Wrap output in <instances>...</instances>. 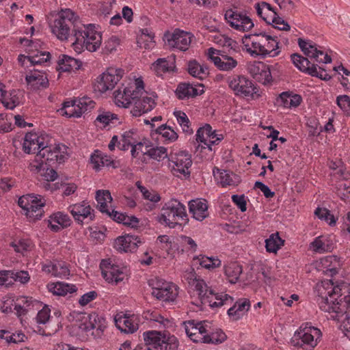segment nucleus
I'll return each instance as SVG.
<instances>
[{
  "label": "nucleus",
  "instance_id": "864d4df0",
  "mask_svg": "<svg viewBox=\"0 0 350 350\" xmlns=\"http://www.w3.org/2000/svg\"><path fill=\"white\" fill-rule=\"evenodd\" d=\"M136 186L142 193L144 199L154 203L160 201L161 197L157 191L152 189H148L146 187L142 186L139 181L136 183Z\"/></svg>",
  "mask_w": 350,
  "mask_h": 350
},
{
  "label": "nucleus",
  "instance_id": "b1692460",
  "mask_svg": "<svg viewBox=\"0 0 350 350\" xmlns=\"http://www.w3.org/2000/svg\"><path fill=\"white\" fill-rule=\"evenodd\" d=\"M46 144L43 136H39L35 133H28L25 136L23 148L25 153H37L38 157V152L45 146Z\"/></svg>",
  "mask_w": 350,
  "mask_h": 350
},
{
  "label": "nucleus",
  "instance_id": "ddd939ff",
  "mask_svg": "<svg viewBox=\"0 0 350 350\" xmlns=\"http://www.w3.org/2000/svg\"><path fill=\"white\" fill-rule=\"evenodd\" d=\"M224 17L228 25L239 31H247L254 26L253 21L247 13L237 8L227 10Z\"/></svg>",
  "mask_w": 350,
  "mask_h": 350
},
{
  "label": "nucleus",
  "instance_id": "2f4dec72",
  "mask_svg": "<svg viewBox=\"0 0 350 350\" xmlns=\"http://www.w3.org/2000/svg\"><path fill=\"white\" fill-rule=\"evenodd\" d=\"M91 163L93 164V168L96 171L100 170L101 167H111L112 168L118 167V162L112 159L109 156L103 154L99 150H95L92 154Z\"/></svg>",
  "mask_w": 350,
  "mask_h": 350
},
{
  "label": "nucleus",
  "instance_id": "8fccbe9b",
  "mask_svg": "<svg viewBox=\"0 0 350 350\" xmlns=\"http://www.w3.org/2000/svg\"><path fill=\"white\" fill-rule=\"evenodd\" d=\"M284 241L280 237L278 232L272 234L265 241L266 250L268 252L276 253L284 245Z\"/></svg>",
  "mask_w": 350,
  "mask_h": 350
},
{
  "label": "nucleus",
  "instance_id": "bb28decb",
  "mask_svg": "<svg viewBox=\"0 0 350 350\" xmlns=\"http://www.w3.org/2000/svg\"><path fill=\"white\" fill-rule=\"evenodd\" d=\"M48 227L51 231L57 232L62 229L66 228L71 225L72 221L68 215L63 212H56L51 214L47 220Z\"/></svg>",
  "mask_w": 350,
  "mask_h": 350
},
{
  "label": "nucleus",
  "instance_id": "a878e982",
  "mask_svg": "<svg viewBox=\"0 0 350 350\" xmlns=\"http://www.w3.org/2000/svg\"><path fill=\"white\" fill-rule=\"evenodd\" d=\"M155 106L156 102L154 98L147 96H142V95L135 101L131 113L134 117H139L144 113L150 111Z\"/></svg>",
  "mask_w": 350,
  "mask_h": 350
},
{
  "label": "nucleus",
  "instance_id": "c03bdc74",
  "mask_svg": "<svg viewBox=\"0 0 350 350\" xmlns=\"http://www.w3.org/2000/svg\"><path fill=\"white\" fill-rule=\"evenodd\" d=\"M174 67L173 61L166 58H159L152 64L151 69L157 75L161 76L163 73L173 70Z\"/></svg>",
  "mask_w": 350,
  "mask_h": 350
},
{
  "label": "nucleus",
  "instance_id": "c756f323",
  "mask_svg": "<svg viewBox=\"0 0 350 350\" xmlns=\"http://www.w3.org/2000/svg\"><path fill=\"white\" fill-rule=\"evenodd\" d=\"M4 85L0 83V96L2 104L7 109H13L21 103L20 94L18 90H13L8 94V92L3 90Z\"/></svg>",
  "mask_w": 350,
  "mask_h": 350
},
{
  "label": "nucleus",
  "instance_id": "13d9d810",
  "mask_svg": "<svg viewBox=\"0 0 350 350\" xmlns=\"http://www.w3.org/2000/svg\"><path fill=\"white\" fill-rule=\"evenodd\" d=\"M8 274H10V278L14 279L15 281L20 282L22 284H25L30 280L28 272L25 271L10 270Z\"/></svg>",
  "mask_w": 350,
  "mask_h": 350
},
{
  "label": "nucleus",
  "instance_id": "de8ad7c7",
  "mask_svg": "<svg viewBox=\"0 0 350 350\" xmlns=\"http://www.w3.org/2000/svg\"><path fill=\"white\" fill-rule=\"evenodd\" d=\"M213 173L215 178L223 187L228 185H235L236 183L232 178V176H235V175L232 173L226 170H221L218 168H217V173H215V170Z\"/></svg>",
  "mask_w": 350,
  "mask_h": 350
},
{
  "label": "nucleus",
  "instance_id": "9d476101",
  "mask_svg": "<svg viewBox=\"0 0 350 350\" xmlns=\"http://www.w3.org/2000/svg\"><path fill=\"white\" fill-rule=\"evenodd\" d=\"M18 206L25 211L26 216L33 220L41 219L44 214V209L46 204L45 200L41 196H36L32 194H27L19 198Z\"/></svg>",
  "mask_w": 350,
  "mask_h": 350
},
{
  "label": "nucleus",
  "instance_id": "7ed1b4c3",
  "mask_svg": "<svg viewBox=\"0 0 350 350\" xmlns=\"http://www.w3.org/2000/svg\"><path fill=\"white\" fill-rule=\"evenodd\" d=\"M276 36H271L265 32L245 35L242 42L251 54L262 55V57L277 56L280 51L278 41Z\"/></svg>",
  "mask_w": 350,
  "mask_h": 350
},
{
  "label": "nucleus",
  "instance_id": "1a4fd4ad",
  "mask_svg": "<svg viewBox=\"0 0 350 350\" xmlns=\"http://www.w3.org/2000/svg\"><path fill=\"white\" fill-rule=\"evenodd\" d=\"M326 285L322 284L318 286V297L317 301L321 310L327 312L340 313V304L336 302V298L334 295L338 293V287H333V284L327 282Z\"/></svg>",
  "mask_w": 350,
  "mask_h": 350
},
{
  "label": "nucleus",
  "instance_id": "0eeeda50",
  "mask_svg": "<svg viewBox=\"0 0 350 350\" xmlns=\"http://www.w3.org/2000/svg\"><path fill=\"white\" fill-rule=\"evenodd\" d=\"M144 92V82L137 79L128 86L122 87L114 92L115 103L118 107L127 108L132 101H135Z\"/></svg>",
  "mask_w": 350,
  "mask_h": 350
},
{
  "label": "nucleus",
  "instance_id": "393cba45",
  "mask_svg": "<svg viewBox=\"0 0 350 350\" xmlns=\"http://www.w3.org/2000/svg\"><path fill=\"white\" fill-rule=\"evenodd\" d=\"M142 241L135 236L126 234L118 237L114 241V247L119 252H133Z\"/></svg>",
  "mask_w": 350,
  "mask_h": 350
},
{
  "label": "nucleus",
  "instance_id": "4be33fe9",
  "mask_svg": "<svg viewBox=\"0 0 350 350\" xmlns=\"http://www.w3.org/2000/svg\"><path fill=\"white\" fill-rule=\"evenodd\" d=\"M247 70L250 75L262 84H267L272 81L269 66L262 62H252L247 64Z\"/></svg>",
  "mask_w": 350,
  "mask_h": 350
},
{
  "label": "nucleus",
  "instance_id": "f8f14e48",
  "mask_svg": "<svg viewBox=\"0 0 350 350\" xmlns=\"http://www.w3.org/2000/svg\"><path fill=\"white\" fill-rule=\"evenodd\" d=\"M228 85L237 96L256 99L260 96L258 88L252 81L244 76L239 75L229 78Z\"/></svg>",
  "mask_w": 350,
  "mask_h": 350
},
{
  "label": "nucleus",
  "instance_id": "2eb2a0df",
  "mask_svg": "<svg viewBox=\"0 0 350 350\" xmlns=\"http://www.w3.org/2000/svg\"><path fill=\"white\" fill-rule=\"evenodd\" d=\"M95 103L90 98L83 97L79 99L66 101L61 109L62 115L68 117H81L83 113L94 107Z\"/></svg>",
  "mask_w": 350,
  "mask_h": 350
},
{
  "label": "nucleus",
  "instance_id": "37998d69",
  "mask_svg": "<svg viewBox=\"0 0 350 350\" xmlns=\"http://www.w3.org/2000/svg\"><path fill=\"white\" fill-rule=\"evenodd\" d=\"M189 73L193 77L200 80L206 78L208 75V68L204 65H200L197 61L193 60L188 63Z\"/></svg>",
  "mask_w": 350,
  "mask_h": 350
},
{
  "label": "nucleus",
  "instance_id": "6e6d98bb",
  "mask_svg": "<svg viewBox=\"0 0 350 350\" xmlns=\"http://www.w3.org/2000/svg\"><path fill=\"white\" fill-rule=\"evenodd\" d=\"M217 43L223 46L224 51L226 49L230 54L231 53L237 52V48L238 47L237 42L227 36H221L217 41Z\"/></svg>",
  "mask_w": 350,
  "mask_h": 350
},
{
  "label": "nucleus",
  "instance_id": "bf43d9fd",
  "mask_svg": "<svg viewBox=\"0 0 350 350\" xmlns=\"http://www.w3.org/2000/svg\"><path fill=\"white\" fill-rule=\"evenodd\" d=\"M200 265L206 269H214L221 265V260L213 257L203 256L200 260Z\"/></svg>",
  "mask_w": 350,
  "mask_h": 350
},
{
  "label": "nucleus",
  "instance_id": "9b49d317",
  "mask_svg": "<svg viewBox=\"0 0 350 350\" xmlns=\"http://www.w3.org/2000/svg\"><path fill=\"white\" fill-rule=\"evenodd\" d=\"M148 284L152 288V295L157 299L170 302L176 299L178 295L177 286L172 283L159 278L148 280Z\"/></svg>",
  "mask_w": 350,
  "mask_h": 350
},
{
  "label": "nucleus",
  "instance_id": "aec40b11",
  "mask_svg": "<svg viewBox=\"0 0 350 350\" xmlns=\"http://www.w3.org/2000/svg\"><path fill=\"white\" fill-rule=\"evenodd\" d=\"M100 268L103 277L108 282L117 284L126 277L125 267L113 264L110 260H103Z\"/></svg>",
  "mask_w": 350,
  "mask_h": 350
},
{
  "label": "nucleus",
  "instance_id": "69168bd1",
  "mask_svg": "<svg viewBox=\"0 0 350 350\" xmlns=\"http://www.w3.org/2000/svg\"><path fill=\"white\" fill-rule=\"evenodd\" d=\"M274 28L282 31H288L291 29L290 25L282 18L280 17L278 14L275 16L274 21L271 23Z\"/></svg>",
  "mask_w": 350,
  "mask_h": 350
},
{
  "label": "nucleus",
  "instance_id": "0e129e2a",
  "mask_svg": "<svg viewBox=\"0 0 350 350\" xmlns=\"http://www.w3.org/2000/svg\"><path fill=\"white\" fill-rule=\"evenodd\" d=\"M181 243L186 248L187 252H195L198 245L196 241L189 237L182 235L180 237Z\"/></svg>",
  "mask_w": 350,
  "mask_h": 350
},
{
  "label": "nucleus",
  "instance_id": "f704fd0d",
  "mask_svg": "<svg viewBox=\"0 0 350 350\" xmlns=\"http://www.w3.org/2000/svg\"><path fill=\"white\" fill-rule=\"evenodd\" d=\"M115 322L116 327L122 332L133 334L138 329V324L132 317L119 316L115 318Z\"/></svg>",
  "mask_w": 350,
  "mask_h": 350
},
{
  "label": "nucleus",
  "instance_id": "338daca9",
  "mask_svg": "<svg viewBox=\"0 0 350 350\" xmlns=\"http://www.w3.org/2000/svg\"><path fill=\"white\" fill-rule=\"evenodd\" d=\"M50 312L51 310L47 306L44 307L38 312L36 317L37 323L45 324L49 319Z\"/></svg>",
  "mask_w": 350,
  "mask_h": 350
},
{
  "label": "nucleus",
  "instance_id": "774afa93",
  "mask_svg": "<svg viewBox=\"0 0 350 350\" xmlns=\"http://www.w3.org/2000/svg\"><path fill=\"white\" fill-rule=\"evenodd\" d=\"M232 200L242 212L247 210V202L244 195H233Z\"/></svg>",
  "mask_w": 350,
  "mask_h": 350
},
{
  "label": "nucleus",
  "instance_id": "5701e85b",
  "mask_svg": "<svg viewBox=\"0 0 350 350\" xmlns=\"http://www.w3.org/2000/svg\"><path fill=\"white\" fill-rule=\"evenodd\" d=\"M68 210L79 223H82L85 219H89L90 221L94 219V210L85 201L69 206Z\"/></svg>",
  "mask_w": 350,
  "mask_h": 350
},
{
  "label": "nucleus",
  "instance_id": "473e14b6",
  "mask_svg": "<svg viewBox=\"0 0 350 350\" xmlns=\"http://www.w3.org/2000/svg\"><path fill=\"white\" fill-rule=\"evenodd\" d=\"M26 81L29 88L32 90L46 88L49 85V80L46 74L40 71H35L26 76Z\"/></svg>",
  "mask_w": 350,
  "mask_h": 350
},
{
  "label": "nucleus",
  "instance_id": "6ab92c4d",
  "mask_svg": "<svg viewBox=\"0 0 350 350\" xmlns=\"http://www.w3.org/2000/svg\"><path fill=\"white\" fill-rule=\"evenodd\" d=\"M164 36L167 40V45L170 48L176 49L180 51L188 50L194 38L191 32L180 29H175L172 33H166Z\"/></svg>",
  "mask_w": 350,
  "mask_h": 350
},
{
  "label": "nucleus",
  "instance_id": "f03ea898",
  "mask_svg": "<svg viewBox=\"0 0 350 350\" xmlns=\"http://www.w3.org/2000/svg\"><path fill=\"white\" fill-rule=\"evenodd\" d=\"M298 44L304 53L311 59H313V63H312L308 58L304 57L298 53H293L291 55V57L295 66L300 71L312 77H316L325 81L329 80L331 79V76L321 67H319L318 70L317 65L315 64L314 62L325 64L330 63L332 62L331 57L327 54H325L323 59L321 58L319 56L323 55L324 53L322 51L319 50L317 47V44H313L311 41L299 38Z\"/></svg>",
  "mask_w": 350,
  "mask_h": 350
},
{
  "label": "nucleus",
  "instance_id": "680f3d73",
  "mask_svg": "<svg viewBox=\"0 0 350 350\" xmlns=\"http://www.w3.org/2000/svg\"><path fill=\"white\" fill-rule=\"evenodd\" d=\"M336 103L347 116H350V96L340 95L336 98Z\"/></svg>",
  "mask_w": 350,
  "mask_h": 350
},
{
  "label": "nucleus",
  "instance_id": "412c9836",
  "mask_svg": "<svg viewBox=\"0 0 350 350\" xmlns=\"http://www.w3.org/2000/svg\"><path fill=\"white\" fill-rule=\"evenodd\" d=\"M188 337L195 342H204L206 332L208 329L209 321L190 320L183 323Z\"/></svg>",
  "mask_w": 350,
  "mask_h": 350
},
{
  "label": "nucleus",
  "instance_id": "4c0bfd02",
  "mask_svg": "<svg viewBox=\"0 0 350 350\" xmlns=\"http://www.w3.org/2000/svg\"><path fill=\"white\" fill-rule=\"evenodd\" d=\"M48 289L53 295L65 296L68 293H72L77 291V287L73 284H68L64 282H56L49 284Z\"/></svg>",
  "mask_w": 350,
  "mask_h": 350
},
{
  "label": "nucleus",
  "instance_id": "f257e3e1",
  "mask_svg": "<svg viewBox=\"0 0 350 350\" xmlns=\"http://www.w3.org/2000/svg\"><path fill=\"white\" fill-rule=\"evenodd\" d=\"M53 34L61 41L70 39L75 51L85 49L94 52L102 43L101 33L93 24H83L79 16L71 9H61L50 24Z\"/></svg>",
  "mask_w": 350,
  "mask_h": 350
},
{
  "label": "nucleus",
  "instance_id": "c9c22d12",
  "mask_svg": "<svg viewBox=\"0 0 350 350\" xmlns=\"http://www.w3.org/2000/svg\"><path fill=\"white\" fill-rule=\"evenodd\" d=\"M255 8L258 16L267 24H271L272 21H274L275 16L277 12L269 3L262 1L256 3Z\"/></svg>",
  "mask_w": 350,
  "mask_h": 350
},
{
  "label": "nucleus",
  "instance_id": "ea45409f",
  "mask_svg": "<svg viewBox=\"0 0 350 350\" xmlns=\"http://www.w3.org/2000/svg\"><path fill=\"white\" fill-rule=\"evenodd\" d=\"M96 200L98 202V210L106 214H109L107 204L111 203L112 197L108 190H98L96 193Z\"/></svg>",
  "mask_w": 350,
  "mask_h": 350
},
{
  "label": "nucleus",
  "instance_id": "f3484780",
  "mask_svg": "<svg viewBox=\"0 0 350 350\" xmlns=\"http://www.w3.org/2000/svg\"><path fill=\"white\" fill-rule=\"evenodd\" d=\"M67 146L63 144L49 145L46 142L45 146L38 152V157L42 158V163H59L64 162L68 158Z\"/></svg>",
  "mask_w": 350,
  "mask_h": 350
},
{
  "label": "nucleus",
  "instance_id": "58836bf2",
  "mask_svg": "<svg viewBox=\"0 0 350 350\" xmlns=\"http://www.w3.org/2000/svg\"><path fill=\"white\" fill-rule=\"evenodd\" d=\"M81 62L75 58L63 55L58 61L57 70L62 72H70L78 70L81 66Z\"/></svg>",
  "mask_w": 350,
  "mask_h": 350
},
{
  "label": "nucleus",
  "instance_id": "39448f33",
  "mask_svg": "<svg viewBox=\"0 0 350 350\" xmlns=\"http://www.w3.org/2000/svg\"><path fill=\"white\" fill-rule=\"evenodd\" d=\"M144 345L148 346L150 349L176 350L178 341L173 335L158 331H148L144 332Z\"/></svg>",
  "mask_w": 350,
  "mask_h": 350
},
{
  "label": "nucleus",
  "instance_id": "72a5a7b5",
  "mask_svg": "<svg viewBox=\"0 0 350 350\" xmlns=\"http://www.w3.org/2000/svg\"><path fill=\"white\" fill-rule=\"evenodd\" d=\"M250 308V301L248 299H239L228 310V314L232 320L237 321L249 310Z\"/></svg>",
  "mask_w": 350,
  "mask_h": 350
},
{
  "label": "nucleus",
  "instance_id": "7c9ffc66",
  "mask_svg": "<svg viewBox=\"0 0 350 350\" xmlns=\"http://www.w3.org/2000/svg\"><path fill=\"white\" fill-rule=\"evenodd\" d=\"M105 327V320L103 317L99 316L96 312L88 314L85 321L81 324L80 328L85 332L96 329L97 331L102 332Z\"/></svg>",
  "mask_w": 350,
  "mask_h": 350
},
{
  "label": "nucleus",
  "instance_id": "e433bc0d",
  "mask_svg": "<svg viewBox=\"0 0 350 350\" xmlns=\"http://www.w3.org/2000/svg\"><path fill=\"white\" fill-rule=\"evenodd\" d=\"M25 339L27 336L22 332L12 333L7 329H0V343L18 344L24 342Z\"/></svg>",
  "mask_w": 350,
  "mask_h": 350
},
{
  "label": "nucleus",
  "instance_id": "6e6552de",
  "mask_svg": "<svg viewBox=\"0 0 350 350\" xmlns=\"http://www.w3.org/2000/svg\"><path fill=\"white\" fill-rule=\"evenodd\" d=\"M321 337V332L317 327L311 325L310 323L302 324L295 332L293 338L294 345L306 347V349H312L318 343Z\"/></svg>",
  "mask_w": 350,
  "mask_h": 350
},
{
  "label": "nucleus",
  "instance_id": "c85d7f7f",
  "mask_svg": "<svg viewBox=\"0 0 350 350\" xmlns=\"http://www.w3.org/2000/svg\"><path fill=\"white\" fill-rule=\"evenodd\" d=\"M189 212L198 221H202L208 215V205L204 199L192 200L189 202Z\"/></svg>",
  "mask_w": 350,
  "mask_h": 350
},
{
  "label": "nucleus",
  "instance_id": "603ef678",
  "mask_svg": "<svg viewBox=\"0 0 350 350\" xmlns=\"http://www.w3.org/2000/svg\"><path fill=\"white\" fill-rule=\"evenodd\" d=\"M174 115L184 133L187 134L193 133V131L191 127L190 121L185 112L176 111L174 112Z\"/></svg>",
  "mask_w": 350,
  "mask_h": 350
},
{
  "label": "nucleus",
  "instance_id": "49530a36",
  "mask_svg": "<svg viewBox=\"0 0 350 350\" xmlns=\"http://www.w3.org/2000/svg\"><path fill=\"white\" fill-rule=\"evenodd\" d=\"M302 98L299 94H290L287 92H282L280 95L281 105L286 108L296 107L301 103Z\"/></svg>",
  "mask_w": 350,
  "mask_h": 350
},
{
  "label": "nucleus",
  "instance_id": "20e7f679",
  "mask_svg": "<svg viewBox=\"0 0 350 350\" xmlns=\"http://www.w3.org/2000/svg\"><path fill=\"white\" fill-rule=\"evenodd\" d=\"M159 221L171 228L181 226L188 220L185 206L179 201L172 199L163 206Z\"/></svg>",
  "mask_w": 350,
  "mask_h": 350
},
{
  "label": "nucleus",
  "instance_id": "a18cd8bd",
  "mask_svg": "<svg viewBox=\"0 0 350 350\" xmlns=\"http://www.w3.org/2000/svg\"><path fill=\"white\" fill-rule=\"evenodd\" d=\"M224 272L228 281L235 284L242 273V267L235 262H230L225 266Z\"/></svg>",
  "mask_w": 350,
  "mask_h": 350
},
{
  "label": "nucleus",
  "instance_id": "a19ab883",
  "mask_svg": "<svg viewBox=\"0 0 350 350\" xmlns=\"http://www.w3.org/2000/svg\"><path fill=\"white\" fill-rule=\"evenodd\" d=\"M208 329L210 331L206 332L203 343H221L226 340L225 333L220 329L212 327L211 322H209Z\"/></svg>",
  "mask_w": 350,
  "mask_h": 350
},
{
  "label": "nucleus",
  "instance_id": "a211bd4d",
  "mask_svg": "<svg viewBox=\"0 0 350 350\" xmlns=\"http://www.w3.org/2000/svg\"><path fill=\"white\" fill-rule=\"evenodd\" d=\"M232 53H228V54L226 51L210 48L208 49V56L219 70L230 72L238 65V62L232 56Z\"/></svg>",
  "mask_w": 350,
  "mask_h": 350
},
{
  "label": "nucleus",
  "instance_id": "cd10ccee",
  "mask_svg": "<svg viewBox=\"0 0 350 350\" xmlns=\"http://www.w3.org/2000/svg\"><path fill=\"white\" fill-rule=\"evenodd\" d=\"M16 303L14 305V310L18 317L25 315L29 311L38 309L40 306L39 301L33 299L32 297H21L17 299Z\"/></svg>",
  "mask_w": 350,
  "mask_h": 350
},
{
  "label": "nucleus",
  "instance_id": "4468645a",
  "mask_svg": "<svg viewBox=\"0 0 350 350\" xmlns=\"http://www.w3.org/2000/svg\"><path fill=\"white\" fill-rule=\"evenodd\" d=\"M169 166L173 175L184 178L189 176V167L191 166L192 161L188 153L180 151L172 154L169 158Z\"/></svg>",
  "mask_w": 350,
  "mask_h": 350
},
{
  "label": "nucleus",
  "instance_id": "3c124183",
  "mask_svg": "<svg viewBox=\"0 0 350 350\" xmlns=\"http://www.w3.org/2000/svg\"><path fill=\"white\" fill-rule=\"evenodd\" d=\"M51 54L46 51L32 52L28 55V62L31 66L42 64L49 60Z\"/></svg>",
  "mask_w": 350,
  "mask_h": 350
},
{
  "label": "nucleus",
  "instance_id": "09e8293b",
  "mask_svg": "<svg viewBox=\"0 0 350 350\" xmlns=\"http://www.w3.org/2000/svg\"><path fill=\"white\" fill-rule=\"evenodd\" d=\"M141 152L158 161L167 157V149L163 146H156L149 149H148V146H146L145 150H141Z\"/></svg>",
  "mask_w": 350,
  "mask_h": 350
},
{
  "label": "nucleus",
  "instance_id": "423d86ee",
  "mask_svg": "<svg viewBox=\"0 0 350 350\" xmlns=\"http://www.w3.org/2000/svg\"><path fill=\"white\" fill-rule=\"evenodd\" d=\"M193 288L197 291L201 303L202 304H207L212 308L230 305L234 301L232 297L228 294L215 293L203 280H200L196 283Z\"/></svg>",
  "mask_w": 350,
  "mask_h": 350
},
{
  "label": "nucleus",
  "instance_id": "052dcab7",
  "mask_svg": "<svg viewBox=\"0 0 350 350\" xmlns=\"http://www.w3.org/2000/svg\"><path fill=\"white\" fill-rule=\"evenodd\" d=\"M311 245L314 251L319 253L330 251L332 248L330 245L323 241L320 237L316 238L314 241L312 242Z\"/></svg>",
  "mask_w": 350,
  "mask_h": 350
},
{
  "label": "nucleus",
  "instance_id": "79ce46f5",
  "mask_svg": "<svg viewBox=\"0 0 350 350\" xmlns=\"http://www.w3.org/2000/svg\"><path fill=\"white\" fill-rule=\"evenodd\" d=\"M203 90L198 92V89L189 83H180L176 90V95L179 99L189 98L201 94Z\"/></svg>",
  "mask_w": 350,
  "mask_h": 350
},
{
  "label": "nucleus",
  "instance_id": "dca6fc26",
  "mask_svg": "<svg viewBox=\"0 0 350 350\" xmlns=\"http://www.w3.org/2000/svg\"><path fill=\"white\" fill-rule=\"evenodd\" d=\"M123 73L124 71L122 69L108 68L96 79L94 85V90L100 93L112 90L121 79Z\"/></svg>",
  "mask_w": 350,
  "mask_h": 350
},
{
  "label": "nucleus",
  "instance_id": "4d7b16f0",
  "mask_svg": "<svg viewBox=\"0 0 350 350\" xmlns=\"http://www.w3.org/2000/svg\"><path fill=\"white\" fill-rule=\"evenodd\" d=\"M314 214L320 219L325 221L330 226H334L336 224L334 216L332 215L329 211L327 208H321L319 207L315 210Z\"/></svg>",
  "mask_w": 350,
  "mask_h": 350
},
{
  "label": "nucleus",
  "instance_id": "5fc2aeb1",
  "mask_svg": "<svg viewBox=\"0 0 350 350\" xmlns=\"http://www.w3.org/2000/svg\"><path fill=\"white\" fill-rule=\"evenodd\" d=\"M155 131L170 142H174L178 139L177 133L166 124H162L157 127Z\"/></svg>",
  "mask_w": 350,
  "mask_h": 350
},
{
  "label": "nucleus",
  "instance_id": "e2e57ef3",
  "mask_svg": "<svg viewBox=\"0 0 350 350\" xmlns=\"http://www.w3.org/2000/svg\"><path fill=\"white\" fill-rule=\"evenodd\" d=\"M113 120H118L117 115L110 111H103L96 119V121L102 123L104 126L109 125Z\"/></svg>",
  "mask_w": 350,
  "mask_h": 350
}]
</instances>
